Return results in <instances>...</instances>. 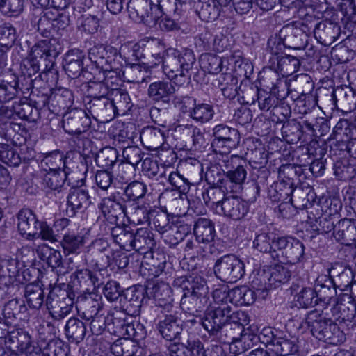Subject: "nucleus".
<instances>
[{"label":"nucleus","instance_id":"obj_53","mask_svg":"<svg viewBox=\"0 0 356 356\" xmlns=\"http://www.w3.org/2000/svg\"><path fill=\"white\" fill-rule=\"evenodd\" d=\"M231 191L226 190L224 187L210 186L201 190V196L207 207H216V209H221V203L227 197L226 194Z\"/></svg>","mask_w":356,"mask_h":356},{"label":"nucleus","instance_id":"obj_42","mask_svg":"<svg viewBox=\"0 0 356 356\" xmlns=\"http://www.w3.org/2000/svg\"><path fill=\"white\" fill-rule=\"evenodd\" d=\"M112 239L120 248L127 251L133 250L134 234L131 227L126 224L108 226Z\"/></svg>","mask_w":356,"mask_h":356},{"label":"nucleus","instance_id":"obj_47","mask_svg":"<svg viewBox=\"0 0 356 356\" xmlns=\"http://www.w3.org/2000/svg\"><path fill=\"white\" fill-rule=\"evenodd\" d=\"M327 99L329 100L330 106L332 110L335 108L339 110L337 102H339L341 106L343 108L341 111L346 113L350 112L356 108V96L351 91L347 93L343 92V89H339L327 95Z\"/></svg>","mask_w":356,"mask_h":356},{"label":"nucleus","instance_id":"obj_22","mask_svg":"<svg viewBox=\"0 0 356 356\" xmlns=\"http://www.w3.org/2000/svg\"><path fill=\"white\" fill-rule=\"evenodd\" d=\"M334 226L333 218L323 213V208L319 209V204L312 207L308 212L306 232L311 234V238L334 231Z\"/></svg>","mask_w":356,"mask_h":356},{"label":"nucleus","instance_id":"obj_37","mask_svg":"<svg viewBox=\"0 0 356 356\" xmlns=\"http://www.w3.org/2000/svg\"><path fill=\"white\" fill-rule=\"evenodd\" d=\"M155 4L151 0H129L127 2V9L129 16L132 18L137 17L140 21H147L148 18L155 19L159 17L155 12Z\"/></svg>","mask_w":356,"mask_h":356},{"label":"nucleus","instance_id":"obj_13","mask_svg":"<svg viewBox=\"0 0 356 356\" xmlns=\"http://www.w3.org/2000/svg\"><path fill=\"white\" fill-rule=\"evenodd\" d=\"M102 284V280L97 274L90 269H76L70 275V281L64 283V286L69 287L76 295L91 293V291L99 288Z\"/></svg>","mask_w":356,"mask_h":356},{"label":"nucleus","instance_id":"obj_26","mask_svg":"<svg viewBox=\"0 0 356 356\" xmlns=\"http://www.w3.org/2000/svg\"><path fill=\"white\" fill-rule=\"evenodd\" d=\"M85 107L89 115L97 122H107L115 118L110 97L90 99Z\"/></svg>","mask_w":356,"mask_h":356},{"label":"nucleus","instance_id":"obj_4","mask_svg":"<svg viewBox=\"0 0 356 356\" xmlns=\"http://www.w3.org/2000/svg\"><path fill=\"white\" fill-rule=\"evenodd\" d=\"M174 287L181 289L184 294L181 299L183 310L197 316L207 307L209 301V287L204 277L198 275L180 276L175 278Z\"/></svg>","mask_w":356,"mask_h":356},{"label":"nucleus","instance_id":"obj_54","mask_svg":"<svg viewBox=\"0 0 356 356\" xmlns=\"http://www.w3.org/2000/svg\"><path fill=\"white\" fill-rule=\"evenodd\" d=\"M164 133L159 128L147 126L144 127L140 134V139L148 149H154L163 143Z\"/></svg>","mask_w":356,"mask_h":356},{"label":"nucleus","instance_id":"obj_11","mask_svg":"<svg viewBox=\"0 0 356 356\" xmlns=\"http://www.w3.org/2000/svg\"><path fill=\"white\" fill-rule=\"evenodd\" d=\"M165 310H161L162 316L156 324V330L166 341L180 340L183 331L181 323V312L174 305H164Z\"/></svg>","mask_w":356,"mask_h":356},{"label":"nucleus","instance_id":"obj_45","mask_svg":"<svg viewBox=\"0 0 356 356\" xmlns=\"http://www.w3.org/2000/svg\"><path fill=\"white\" fill-rule=\"evenodd\" d=\"M273 261V264L268 265V289H276L287 283L291 277V270L283 264L282 259Z\"/></svg>","mask_w":356,"mask_h":356},{"label":"nucleus","instance_id":"obj_8","mask_svg":"<svg viewBox=\"0 0 356 356\" xmlns=\"http://www.w3.org/2000/svg\"><path fill=\"white\" fill-rule=\"evenodd\" d=\"M77 295L64 283L54 286L49 291L45 301V306L49 316L54 321H61L72 311L76 305Z\"/></svg>","mask_w":356,"mask_h":356},{"label":"nucleus","instance_id":"obj_21","mask_svg":"<svg viewBox=\"0 0 356 356\" xmlns=\"http://www.w3.org/2000/svg\"><path fill=\"white\" fill-rule=\"evenodd\" d=\"M86 54L79 49H72L67 51L63 60V68L66 74L76 79L82 76L86 80L92 79V72L88 71L87 67H84Z\"/></svg>","mask_w":356,"mask_h":356},{"label":"nucleus","instance_id":"obj_14","mask_svg":"<svg viewBox=\"0 0 356 356\" xmlns=\"http://www.w3.org/2000/svg\"><path fill=\"white\" fill-rule=\"evenodd\" d=\"M115 64L114 69L119 70L124 65L129 66L131 69L140 65V61L145 58V47L139 43H127L122 44L119 49L115 47L114 55Z\"/></svg>","mask_w":356,"mask_h":356},{"label":"nucleus","instance_id":"obj_27","mask_svg":"<svg viewBox=\"0 0 356 356\" xmlns=\"http://www.w3.org/2000/svg\"><path fill=\"white\" fill-rule=\"evenodd\" d=\"M38 255L52 270L57 269L59 274L65 275L73 269L71 266L72 257L68 258L67 266H65L60 252L50 248L47 245H44L38 250Z\"/></svg>","mask_w":356,"mask_h":356},{"label":"nucleus","instance_id":"obj_58","mask_svg":"<svg viewBox=\"0 0 356 356\" xmlns=\"http://www.w3.org/2000/svg\"><path fill=\"white\" fill-rule=\"evenodd\" d=\"M331 310L334 321L344 323H351L355 319L356 321V304L353 301L338 304Z\"/></svg>","mask_w":356,"mask_h":356},{"label":"nucleus","instance_id":"obj_60","mask_svg":"<svg viewBox=\"0 0 356 356\" xmlns=\"http://www.w3.org/2000/svg\"><path fill=\"white\" fill-rule=\"evenodd\" d=\"M92 77L88 83V98L92 99L110 97L113 88H111L107 82L102 81V77H97L93 74Z\"/></svg>","mask_w":356,"mask_h":356},{"label":"nucleus","instance_id":"obj_50","mask_svg":"<svg viewBox=\"0 0 356 356\" xmlns=\"http://www.w3.org/2000/svg\"><path fill=\"white\" fill-rule=\"evenodd\" d=\"M127 204H107L99 202L97 205L98 209L101 211L102 216L104 220L103 223L101 225V227L103 226H108V223L111 225L116 224L119 216L123 214L125 215L127 212Z\"/></svg>","mask_w":356,"mask_h":356},{"label":"nucleus","instance_id":"obj_46","mask_svg":"<svg viewBox=\"0 0 356 356\" xmlns=\"http://www.w3.org/2000/svg\"><path fill=\"white\" fill-rule=\"evenodd\" d=\"M88 322L83 321L77 317L70 318L65 325V333L70 343L79 344L86 337Z\"/></svg>","mask_w":356,"mask_h":356},{"label":"nucleus","instance_id":"obj_57","mask_svg":"<svg viewBox=\"0 0 356 356\" xmlns=\"http://www.w3.org/2000/svg\"><path fill=\"white\" fill-rule=\"evenodd\" d=\"M230 302L236 305H250L257 298L254 291L247 286H240L230 289Z\"/></svg>","mask_w":356,"mask_h":356},{"label":"nucleus","instance_id":"obj_35","mask_svg":"<svg viewBox=\"0 0 356 356\" xmlns=\"http://www.w3.org/2000/svg\"><path fill=\"white\" fill-rule=\"evenodd\" d=\"M268 79L271 83L270 90L268 92V104L281 102L288 96L289 92V82L287 78L280 76L279 73L273 72L268 73Z\"/></svg>","mask_w":356,"mask_h":356},{"label":"nucleus","instance_id":"obj_33","mask_svg":"<svg viewBox=\"0 0 356 356\" xmlns=\"http://www.w3.org/2000/svg\"><path fill=\"white\" fill-rule=\"evenodd\" d=\"M74 101L73 92L69 88L51 89L50 112L60 115L72 106Z\"/></svg>","mask_w":356,"mask_h":356},{"label":"nucleus","instance_id":"obj_40","mask_svg":"<svg viewBox=\"0 0 356 356\" xmlns=\"http://www.w3.org/2000/svg\"><path fill=\"white\" fill-rule=\"evenodd\" d=\"M193 8L200 19L207 22L215 21L224 13L215 0L193 1Z\"/></svg>","mask_w":356,"mask_h":356},{"label":"nucleus","instance_id":"obj_9","mask_svg":"<svg viewBox=\"0 0 356 356\" xmlns=\"http://www.w3.org/2000/svg\"><path fill=\"white\" fill-rule=\"evenodd\" d=\"M268 240H270L268 254L273 260L280 261L285 257L289 262L296 264L304 259L305 246L299 240L275 235L272 238L268 236Z\"/></svg>","mask_w":356,"mask_h":356},{"label":"nucleus","instance_id":"obj_3","mask_svg":"<svg viewBox=\"0 0 356 356\" xmlns=\"http://www.w3.org/2000/svg\"><path fill=\"white\" fill-rule=\"evenodd\" d=\"M35 268H26V261L22 259V252L15 255L0 256V296L1 298L15 296L20 286L33 279Z\"/></svg>","mask_w":356,"mask_h":356},{"label":"nucleus","instance_id":"obj_55","mask_svg":"<svg viewBox=\"0 0 356 356\" xmlns=\"http://www.w3.org/2000/svg\"><path fill=\"white\" fill-rule=\"evenodd\" d=\"M85 239V236L81 234L65 233L60 241L65 255L79 254L86 243Z\"/></svg>","mask_w":356,"mask_h":356},{"label":"nucleus","instance_id":"obj_15","mask_svg":"<svg viewBox=\"0 0 356 356\" xmlns=\"http://www.w3.org/2000/svg\"><path fill=\"white\" fill-rule=\"evenodd\" d=\"M293 189L290 188V184H284L275 181L268 188V198L273 202L282 201L277 207L273 208V213L277 218H289L292 211V207L289 202H286L292 194Z\"/></svg>","mask_w":356,"mask_h":356},{"label":"nucleus","instance_id":"obj_39","mask_svg":"<svg viewBox=\"0 0 356 356\" xmlns=\"http://www.w3.org/2000/svg\"><path fill=\"white\" fill-rule=\"evenodd\" d=\"M42 172L43 185L50 190L60 192L65 183H67L68 186L70 185V176L73 173L74 170L67 167V170H58Z\"/></svg>","mask_w":356,"mask_h":356},{"label":"nucleus","instance_id":"obj_63","mask_svg":"<svg viewBox=\"0 0 356 356\" xmlns=\"http://www.w3.org/2000/svg\"><path fill=\"white\" fill-rule=\"evenodd\" d=\"M151 211L152 209H148L145 205H139L138 204L129 205L127 204L124 217L138 225H142L145 222L149 223Z\"/></svg>","mask_w":356,"mask_h":356},{"label":"nucleus","instance_id":"obj_30","mask_svg":"<svg viewBox=\"0 0 356 356\" xmlns=\"http://www.w3.org/2000/svg\"><path fill=\"white\" fill-rule=\"evenodd\" d=\"M102 307L103 303L101 296L96 299L92 298L91 293H90L88 296L81 294L76 297V308L78 315L87 322H89L90 319L97 316Z\"/></svg>","mask_w":356,"mask_h":356},{"label":"nucleus","instance_id":"obj_10","mask_svg":"<svg viewBox=\"0 0 356 356\" xmlns=\"http://www.w3.org/2000/svg\"><path fill=\"white\" fill-rule=\"evenodd\" d=\"M217 279L227 283H236L245 274L244 261L234 254H227L218 258L213 266Z\"/></svg>","mask_w":356,"mask_h":356},{"label":"nucleus","instance_id":"obj_17","mask_svg":"<svg viewBox=\"0 0 356 356\" xmlns=\"http://www.w3.org/2000/svg\"><path fill=\"white\" fill-rule=\"evenodd\" d=\"M213 139L211 142V146L220 152H229L230 149L236 148L241 140L239 131L234 128H232L225 124H220L215 126L213 129Z\"/></svg>","mask_w":356,"mask_h":356},{"label":"nucleus","instance_id":"obj_41","mask_svg":"<svg viewBox=\"0 0 356 356\" xmlns=\"http://www.w3.org/2000/svg\"><path fill=\"white\" fill-rule=\"evenodd\" d=\"M42 286L32 280L20 286L24 289L25 302L31 309L39 310L44 305L45 294Z\"/></svg>","mask_w":356,"mask_h":356},{"label":"nucleus","instance_id":"obj_1","mask_svg":"<svg viewBox=\"0 0 356 356\" xmlns=\"http://www.w3.org/2000/svg\"><path fill=\"white\" fill-rule=\"evenodd\" d=\"M154 60L142 65L147 68H154L162 63L163 73L170 81L177 86H181L188 84L191 81V75L194 73L193 80L197 83V74L194 71L197 70L196 58L192 49L184 48L181 50L175 48L165 49L162 54H152Z\"/></svg>","mask_w":356,"mask_h":356},{"label":"nucleus","instance_id":"obj_12","mask_svg":"<svg viewBox=\"0 0 356 356\" xmlns=\"http://www.w3.org/2000/svg\"><path fill=\"white\" fill-rule=\"evenodd\" d=\"M229 311V305L222 304L204 312L203 317L200 318V323L210 337L222 341L219 335L228 325Z\"/></svg>","mask_w":356,"mask_h":356},{"label":"nucleus","instance_id":"obj_43","mask_svg":"<svg viewBox=\"0 0 356 356\" xmlns=\"http://www.w3.org/2000/svg\"><path fill=\"white\" fill-rule=\"evenodd\" d=\"M193 234L202 244L213 242L216 235L214 222L207 218H198L193 222Z\"/></svg>","mask_w":356,"mask_h":356},{"label":"nucleus","instance_id":"obj_16","mask_svg":"<svg viewBox=\"0 0 356 356\" xmlns=\"http://www.w3.org/2000/svg\"><path fill=\"white\" fill-rule=\"evenodd\" d=\"M293 189L290 188V184H284L275 181L268 188V198L273 202L282 201L277 207L273 208V213L277 218H289L292 211V207L289 202H286L292 194Z\"/></svg>","mask_w":356,"mask_h":356},{"label":"nucleus","instance_id":"obj_29","mask_svg":"<svg viewBox=\"0 0 356 356\" xmlns=\"http://www.w3.org/2000/svg\"><path fill=\"white\" fill-rule=\"evenodd\" d=\"M147 300L154 299L158 307L162 310H165L164 305H173L172 295V289L170 286L164 282H149L144 286Z\"/></svg>","mask_w":356,"mask_h":356},{"label":"nucleus","instance_id":"obj_38","mask_svg":"<svg viewBox=\"0 0 356 356\" xmlns=\"http://www.w3.org/2000/svg\"><path fill=\"white\" fill-rule=\"evenodd\" d=\"M333 236L337 241L345 245L356 242V220L344 218L334 226Z\"/></svg>","mask_w":356,"mask_h":356},{"label":"nucleus","instance_id":"obj_48","mask_svg":"<svg viewBox=\"0 0 356 356\" xmlns=\"http://www.w3.org/2000/svg\"><path fill=\"white\" fill-rule=\"evenodd\" d=\"M327 273L333 277L335 287L341 291H346L353 280L351 269L339 263L334 264L327 270Z\"/></svg>","mask_w":356,"mask_h":356},{"label":"nucleus","instance_id":"obj_28","mask_svg":"<svg viewBox=\"0 0 356 356\" xmlns=\"http://www.w3.org/2000/svg\"><path fill=\"white\" fill-rule=\"evenodd\" d=\"M354 128H350L347 120L341 119L334 127L331 137L334 140L332 148L335 147L341 152H347L350 154V145L353 138H355Z\"/></svg>","mask_w":356,"mask_h":356},{"label":"nucleus","instance_id":"obj_36","mask_svg":"<svg viewBox=\"0 0 356 356\" xmlns=\"http://www.w3.org/2000/svg\"><path fill=\"white\" fill-rule=\"evenodd\" d=\"M268 135L270 133L276 134L279 130L283 129V124L286 122V118L290 114L289 106L284 101L275 102L274 104H268Z\"/></svg>","mask_w":356,"mask_h":356},{"label":"nucleus","instance_id":"obj_20","mask_svg":"<svg viewBox=\"0 0 356 356\" xmlns=\"http://www.w3.org/2000/svg\"><path fill=\"white\" fill-rule=\"evenodd\" d=\"M145 289L142 285H134L124 290L119 301L120 311L131 316H137L144 301H147Z\"/></svg>","mask_w":356,"mask_h":356},{"label":"nucleus","instance_id":"obj_24","mask_svg":"<svg viewBox=\"0 0 356 356\" xmlns=\"http://www.w3.org/2000/svg\"><path fill=\"white\" fill-rule=\"evenodd\" d=\"M72 152H67L56 149L43 154V157L40 161L42 171L49 170H67V167L74 170V161L71 158Z\"/></svg>","mask_w":356,"mask_h":356},{"label":"nucleus","instance_id":"obj_25","mask_svg":"<svg viewBox=\"0 0 356 356\" xmlns=\"http://www.w3.org/2000/svg\"><path fill=\"white\" fill-rule=\"evenodd\" d=\"M115 54V47L111 45H104L99 44L90 48L88 50V58L95 66V70L99 68L109 67L114 69L115 62L114 55ZM91 70H94L92 67Z\"/></svg>","mask_w":356,"mask_h":356},{"label":"nucleus","instance_id":"obj_5","mask_svg":"<svg viewBox=\"0 0 356 356\" xmlns=\"http://www.w3.org/2000/svg\"><path fill=\"white\" fill-rule=\"evenodd\" d=\"M91 125V120L86 110L72 108L63 114L62 127L65 133L72 136L76 148L83 154L92 152V141L85 136Z\"/></svg>","mask_w":356,"mask_h":356},{"label":"nucleus","instance_id":"obj_2","mask_svg":"<svg viewBox=\"0 0 356 356\" xmlns=\"http://www.w3.org/2000/svg\"><path fill=\"white\" fill-rule=\"evenodd\" d=\"M63 44L55 38L42 40L36 42L31 48L29 57L21 65V75L27 78H35V82L48 81L47 76H56V58L63 51Z\"/></svg>","mask_w":356,"mask_h":356},{"label":"nucleus","instance_id":"obj_32","mask_svg":"<svg viewBox=\"0 0 356 356\" xmlns=\"http://www.w3.org/2000/svg\"><path fill=\"white\" fill-rule=\"evenodd\" d=\"M171 81L159 80L151 83L147 88L148 97L154 102L170 104L175 92Z\"/></svg>","mask_w":356,"mask_h":356},{"label":"nucleus","instance_id":"obj_59","mask_svg":"<svg viewBox=\"0 0 356 356\" xmlns=\"http://www.w3.org/2000/svg\"><path fill=\"white\" fill-rule=\"evenodd\" d=\"M147 192V185L143 182L134 181L129 183L123 191V195L126 204H138V201L143 199Z\"/></svg>","mask_w":356,"mask_h":356},{"label":"nucleus","instance_id":"obj_19","mask_svg":"<svg viewBox=\"0 0 356 356\" xmlns=\"http://www.w3.org/2000/svg\"><path fill=\"white\" fill-rule=\"evenodd\" d=\"M85 178L77 181L76 186H72L67 196L66 215L74 217L80 210L86 209L92 204L91 197L85 184Z\"/></svg>","mask_w":356,"mask_h":356},{"label":"nucleus","instance_id":"obj_64","mask_svg":"<svg viewBox=\"0 0 356 356\" xmlns=\"http://www.w3.org/2000/svg\"><path fill=\"white\" fill-rule=\"evenodd\" d=\"M10 77L13 88H16L17 96L24 98L31 95L32 91L35 88V85L38 83L35 82V78L30 79L21 74L18 76L11 74Z\"/></svg>","mask_w":356,"mask_h":356},{"label":"nucleus","instance_id":"obj_51","mask_svg":"<svg viewBox=\"0 0 356 356\" xmlns=\"http://www.w3.org/2000/svg\"><path fill=\"white\" fill-rule=\"evenodd\" d=\"M110 99H111L113 111L115 117L126 115L133 106L129 95L124 89H113L110 95Z\"/></svg>","mask_w":356,"mask_h":356},{"label":"nucleus","instance_id":"obj_56","mask_svg":"<svg viewBox=\"0 0 356 356\" xmlns=\"http://www.w3.org/2000/svg\"><path fill=\"white\" fill-rule=\"evenodd\" d=\"M28 314V308L24 301L15 298L3 303L2 315L10 320L22 319Z\"/></svg>","mask_w":356,"mask_h":356},{"label":"nucleus","instance_id":"obj_31","mask_svg":"<svg viewBox=\"0 0 356 356\" xmlns=\"http://www.w3.org/2000/svg\"><path fill=\"white\" fill-rule=\"evenodd\" d=\"M249 209L248 202L236 196H232L224 200L220 210L226 218L236 221L244 218Z\"/></svg>","mask_w":356,"mask_h":356},{"label":"nucleus","instance_id":"obj_61","mask_svg":"<svg viewBox=\"0 0 356 356\" xmlns=\"http://www.w3.org/2000/svg\"><path fill=\"white\" fill-rule=\"evenodd\" d=\"M194 106L188 111L189 116L193 120L201 124L207 123L211 120L215 112L211 104L207 103L196 104V99H193Z\"/></svg>","mask_w":356,"mask_h":356},{"label":"nucleus","instance_id":"obj_6","mask_svg":"<svg viewBox=\"0 0 356 356\" xmlns=\"http://www.w3.org/2000/svg\"><path fill=\"white\" fill-rule=\"evenodd\" d=\"M305 323L310 327L314 337L330 344L339 345L345 340V334L330 318L323 311L309 312Z\"/></svg>","mask_w":356,"mask_h":356},{"label":"nucleus","instance_id":"obj_23","mask_svg":"<svg viewBox=\"0 0 356 356\" xmlns=\"http://www.w3.org/2000/svg\"><path fill=\"white\" fill-rule=\"evenodd\" d=\"M170 356H213V348H205L199 338L190 337L184 342L172 343L168 346Z\"/></svg>","mask_w":356,"mask_h":356},{"label":"nucleus","instance_id":"obj_18","mask_svg":"<svg viewBox=\"0 0 356 356\" xmlns=\"http://www.w3.org/2000/svg\"><path fill=\"white\" fill-rule=\"evenodd\" d=\"M238 160L240 157L237 155H232L222 160L227 175L225 188L233 193H237L242 189V186L247 177L246 164H238Z\"/></svg>","mask_w":356,"mask_h":356},{"label":"nucleus","instance_id":"obj_49","mask_svg":"<svg viewBox=\"0 0 356 356\" xmlns=\"http://www.w3.org/2000/svg\"><path fill=\"white\" fill-rule=\"evenodd\" d=\"M266 265L255 264L251 274V285L258 299L265 300L267 297Z\"/></svg>","mask_w":356,"mask_h":356},{"label":"nucleus","instance_id":"obj_34","mask_svg":"<svg viewBox=\"0 0 356 356\" xmlns=\"http://www.w3.org/2000/svg\"><path fill=\"white\" fill-rule=\"evenodd\" d=\"M249 323L250 316L248 312L237 310L232 313V307L229 306L228 325L230 326L231 330H235L237 328L239 332L238 334H231L228 340H224L223 343H229L242 341L246 336V333L245 332V326L248 325Z\"/></svg>","mask_w":356,"mask_h":356},{"label":"nucleus","instance_id":"obj_52","mask_svg":"<svg viewBox=\"0 0 356 356\" xmlns=\"http://www.w3.org/2000/svg\"><path fill=\"white\" fill-rule=\"evenodd\" d=\"M271 339L268 340V356L270 353L278 356H288L298 350L292 341L282 337H277L273 331H270Z\"/></svg>","mask_w":356,"mask_h":356},{"label":"nucleus","instance_id":"obj_62","mask_svg":"<svg viewBox=\"0 0 356 356\" xmlns=\"http://www.w3.org/2000/svg\"><path fill=\"white\" fill-rule=\"evenodd\" d=\"M156 245L154 234L147 228L137 229L134 234L133 250H151Z\"/></svg>","mask_w":356,"mask_h":356},{"label":"nucleus","instance_id":"obj_44","mask_svg":"<svg viewBox=\"0 0 356 356\" xmlns=\"http://www.w3.org/2000/svg\"><path fill=\"white\" fill-rule=\"evenodd\" d=\"M17 227L19 233L30 240L40 222L35 212L29 208L21 209L17 214Z\"/></svg>","mask_w":356,"mask_h":356},{"label":"nucleus","instance_id":"obj_7","mask_svg":"<svg viewBox=\"0 0 356 356\" xmlns=\"http://www.w3.org/2000/svg\"><path fill=\"white\" fill-rule=\"evenodd\" d=\"M267 138L262 134L261 138H252L251 156L249 161L252 168V180L254 181L256 195L267 191Z\"/></svg>","mask_w":356,"mask_h":356}]
</instances>
